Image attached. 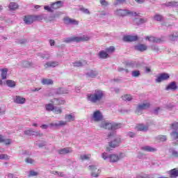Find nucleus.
<instances>
[{"label": "nucleus", "instance_id": "f257e3e1", "mask_svg": "<svg viewBox=\"0 0 178 178\" xmlns=\"http://www.w3.org/2000/svg\"><path fill=\"white\" fill-rule=\"evenodd\" d=\"M105 97V92L102 90H95L92 93L86 95V99L90 104H99Z\"/></svg>", "mask_w": 178, "mask_h": 178}, {"label": "nucleus", "instance_id": "f03ea898", "mask_svg": "<svg viewBox=\"0 0 178 178\" xmlns=\"http://www.w3.org/2000/svg\"><path fill=\"white\" fill-rule=\"evenodd\" d=\"M102 158L104 161H107L108 162H110V163H116L124 158V154L119 153L109 154L106 152H103L102 154Z\"/></svg>", "mask_w": 178, "mask_h": 178}, {"label": "nucleus", "instance_id": "7ed1b4c3", "mask_svg": "<svg viewBox=\"0 0 178 178\" xmlns=\"http://www.w3.org/2000/svg\"><path fill=\"white\" fill-rule=\"evenodd\" d=\"M107 138H108V140H112L108 142V147H111V148H116L117 147H119L123 141L122 136L116 135V132L115 131L109 132Z\"/></svg>", "mask_w": 178, "mask_h": 178}, {"label": "nucleus", "instance_id": "20e7f679", "mask_svg": "<svg viewBox=\"0 0 178 178\" xmlns=\"http://www.w3.org/2000/svg\"><path fill=\"white\" fill-rule=\"evenodd\" d=\"M43 17L41 15H25L24 22L25 24H33L34 22H41Z\"/></svg>", "mask_w": 178, "mask_h": 178}, {"label": "nucleus", "instance_id": "39448f33", "mask_svg": "<svg viewBox=\"0 0 178 178\" xmlns=\"http://www.w3.org/2000/svg\"><path fill=\"white\" fill-rule=\"evenodd\" d=\"M116 16L120 17H124V16H140V13H137L134 11L127 10H117L115 12Z\"/></svg>", "mask_w": 178, "mask_h": 178}, {"label": "nucleus", "instance_id": "423d86ee", "mask_svg": "<svg viewBox=\"0 0 178 178\" xmlns=\"http://www.w3.org/2000/svg\"><path fill=\"white\" fill-rule=\"evenodd\" d=\"M90 38L88 36H72L71 38H66L64 39V42H81L83 41H88Z\"/></svg>", "mask_w": 178, "mask_h": 178}, {"label": "nucleus", "instance_id": "0eeeda50", "mask_svg": "<svg viewBox=\"0 0 178 178\" xmlns=\"http://www.w3.org/2000/svg\"><path fill=\"white\" fill-rule=\"evenodd\" d=\"M91 120L92 122H95V123L102 122V120H104V115L102 114V112L99 110L95 111L91 115Z\"/></svg>", "mask_w": 178, "mask_h": 178}, {"label": "nucleus", "instance_id": "6e6552de", "mask_svg": "<svg viewBox=\"0 0 178 178\" xmlns=\"http://www.w3.org/2000/svg\"><path fill=\"white\" fill-rule=\"evenodd\" d=\"M151 106V104L148 102H143L139 104L136 111V115H143V111H145V109H148Z\"/></svg>", "mask_w": 178, "mask_h": 178}, {"label": "nucleus", "instance_id": "1a4fd4ad", "mask_svg": "<svg viewBox=\"0 0 178 178\" xmlns=\"http://www.w3.org/2000/svg\"><path fill=\"white\" fill-rule=\"evenodd\" d=\"M123 41L125 42H134L136 41H138L139 38L138 35H124L122 38Z\"/></svg>", "mask_w": 178, "mask_h": 178}, {"label": "nucleus", "instance_id": "9d476101", "mask_svg": "<svg viewBox=\"0 0 178 178\" xmlns=\"http://www.w3.org/2000/svg\"><path fill=\"white\" fill-rule=\"evenodd\" d=\"M88 170L91 172V175L93 177H98V176H99V173H101L99 170L97 168V166L95 165H89Z\"/></svg>", "mask_w": 178, "mask_h": 178}, {"label": "nucleus", "instance_id": "9b49d317", "mask_svg": "<svg viewBox=\"0 0 178 178\" xmlns=\"http://www.w3.org/2000/svg\"><path fill=\"white\" fill-rule=\"evenodd\" d=\"M145 40L146 41H149V42H163V41H165V40H163V38H156L155 36H152V35H148L145 38Z\"/></svg>", "mask_w": 178, "mask_h": 178}, {"label": "nucleus", "instance_id": "f8f14e48", "mask_svg": "<svg viewBox=\"0 0 178 178\" xmlns=\"http://www.w3.org/2000/svg\"><path fill=\"white\" fill-rule=\"evenodd\" d=\"M99 127L101 129H104L105 130H112V122L108 121H102L100 124H99Z\"/></svg>", "mask_w": 178, "mask_h": 178}, {"label": "nucleus", "instance_id": "ddd939ff", "mask_svg": "<svg viewBox=\"0 0 178 178\" xmlns=\"http://www.w3.org/2000/svg\"><path fill=\"white\" fill-rule=\"evenodd\" d=\"M67 122L66 121H63V120H59L57 121L56 122H52L49 124V126H51V127H63L65 126H66Z\"/></svg>", "mask_w": 178, "mask_h": 178}, {"label": "nucleus", "instance_id": "4468645a", "mask_svg": "<svg viewBox=\"0 0 178 178\" xmlns=\"http://www.w3.org/2000/svg\"><path fill=\"white\" fill-rule=\"evenodd\" d=\"M63 21L65 24H75V25L79 24V21L74 19H72L69 17H64Z\"/></svg>", "mask_w": 178, "mask_h": 178}, {"label": "nucleus", "instance_id": "2eb2a0df", "mask_svg": "<svg viewBox=\"0 0 178 178\" xmlns=\"http://www.w3.org/2000/svg\"><path fill=\"white\" fill-rule=\"evenodd\" d=\"M169 77L170 76L168 75V74H166V73L161 74L160 76H159L156 79V83H161L162 81H165V80H168Z\"/></svg>", "mask_w": 178, "mask_h": 178}, {"label": "nucleus", "instance_id": "dca6fc26", "mask_svg": "<svg viewBox=\"0 0 178 178\" xmlns=\"http://www.w3.org/2000/svg\"><path fill=\"white\" fill-rule=\"evenodd\" d=\"M15 104H18L20 105H23V104H26V98L22 96H15L13 99Z\"/></svg>", "mask_w": 178, "mask_h": 178}, {"label": "nucleus", "instance_id": "f3484780", "mask_svg": "<svg viewBox=\"0 0 178 178\" xmlns=\"http://www.w3.org/2000/svg\"><path fill=\"white\" fill-rule=\"evenodd\" d=\"M71 152H73V150L70 147H64L58 150L59 155H66V154H71Z\"/></svg>", "mask_w": 178, "mask_h": 178}, {"label": "nucleus", "instance_id": "a211bd4d", "mask_svg": "<svg viewBox=\"0 0 178 178\" xmlns=\"http://www.w3.org/2000/svg\"><path fill=\"white\" fill-rule=\"evenodd\" d=\"M63 7V1H58L51 4V8L54 10L59 9Z\"/></svg>", "mask_w": 178, "mask_h": 178}, {"label": "nucleus", "instance_id": "6ab92c4d", "mask_svg": "<svg viewBox=\"0 0 178 178\" xmlns=\"http://www.w3.org/2000/svg\"><path fill=\"white\" fill-rule=\"evenodd\" d=\"M148 125L144 124H138L136 126V129L138 131H148Z\"/></svg>", "mask_w": 178, "mask_h": 178}, {"label": "nucleus", "instance_id": "aec40b11", "mask_svg": "<svg viewBox=\"0 0 178 178\" xmlns=\"http://www.w3.org/2000/svg\"><path fill=\"white\" fill-rule=\"evenodd\" d=\"M70 89L67 88H58L56 90V94H69Z\"/></svg>", "mask_w": 178, "mask_h": 178}, {"label": "nucleus", "instance_id": "412c9836", "mask_svg": "<svg viewBox=\"0 0 178 178\" xmlns=\"http://www.w3.org/2000/svg\"><path fill=\"white\" fill-rule=\"evenodd\" d=\"M59 65V63L58 61H50L46 63L44 66L45 69H48V67H56Z\"/></svg>", "mask_w": 178, "mask_h": 178}, {"label": "nucleus", "instance_id": "4be33fe9", "mask_svg": "<svg viewBox=\"0 0 178 178\" xmlns=\"http://www.w3.org/2000/svg\"><path fill=\"white\" fill-rule=\"evenodd\" d=\"M98 56L100 59H108L109 54L106 50H102L99 52Z\"/></svg>", "mask_w": 178, "mask_h": 178}, {"label": "nucleus", "instance_id": "5701e85b", "mask_svg": "<svg viewBox=\"0 0 178 178\" xmlns=\"http://www.w3.org/2000/svg\"><path fill=\"white\" fill-rule=\"evenodd\" d=\"M134 49L139 52H144V51H147V49H148V47L146 45H136L134 46Z\"/></svg>", "mask_w": 178, "mask_h": 178}, {"label": "nucleus", "instance_id": "b1692460", "mask_svg": "<svg viewBox=\"0 0 178 178\" xmlns=\"http://www.w3.org/2000/svg\"><path fill=\"white\" fill-rule=\"evenodd\" d=\"M65 119L67 123V122H74L76 116L74 115V114H66L65 115Z\"/></svg>", "mask_w": 178, "mask_h": 178}, {"label": "nucleus", "instance_id": "393cba45", "mask_svg": "<svg viewBox=\"0 0 178 178\" xmlns=\"http://www.w3.org/2000/svg\"><path fill=\"white\" fill-rule=\"evenodd\" d=\"M150 48L154 52H162V51H163L162 46L159 45H152L150 46Z\"/></svg>", "mask_w": 178, "mask_h": 178}, {"label": "nucleus", "instance_id": "a878e982", "mask_svg": "<svg viewBox=\"0 0 178 178\" xmlns=\"http://www.w3.org/2000/svg\"><path fill=\"white\" fill-rule=\"evenodd\" d=\"M169 41H176L178 38V32L174 31L172 32V35L168 36Z\"/></svg>", "mask_w": 178, "mask_h": 178}, {"label": "nucleus", "instance_id": "bb28decb", "mask_svg": "<svg viewBox=\"0 0 178 178\" xmlns=\"http://www.w3.org/2000/svg\"><path fill=\"white\" fill-rule=\"evenodd\" d=\"M143 151H146L147 152H156V149L151 146H144L141 148Z\"/></svg>", "mask_w": 178, "mask_h": 178}, {"label": "nucleus", "instance_id": "cd10ccee", "mask_svg": "<svg viewBox=\"0 0 178 178\" xmlns=\"http://www.w3.org/2000/svg\"><path fill=\"white\" fill-rule=\"evenodd\" d=\"M42 84H43V86H51L54 84V81L49 79H42Z\"/></svg>", "mask_w": 178, "mask_h": 178}, {"label": "nucleus", "instance_id": "c85d7f7f", "mask_svg": "<svg viewBox=\"0 0 178 178\" xmlns=\"http://www.w3.org/2000/svg\"><path fill=\"white\" fill-rule=\"evenodd\" d=\"M123 125L121 123L112 122L111 130H118V129H122Z\"/></svg>", "mask_w": 178, "mask_h": 178}, {"label": "nucleus", "instance_id": "c756f323", "mask_svg": "<svg viewBox=\"0 0 178 178\" xmlns=\"http://www.w3.org/2000/svg\"><path fill=\"white\" fill-rule=\"evenodd\" d=\"M177 86L176 85L175 82H172L165 88V90H177Z\"/></svg>", "mask_w": 178, "mask_h": 178}, {"label": "nucleus", "instance_id": "7c9ffc66", "mask_svg": "<svg viewBox=\"0 0 178 178\" xmlns=\"http://www.w3.org/2000/svg\"><path fill=\"white\" fill-rule=\"evenodd\" d=\"M122 101H126L127 102L131 101V99H133V97L131 95H124L122 96Z\"/></svg>", "mask_w": 178, "mask_h": 178}, {"label": "nucleus", "instance_id": "2f4dec72", "mask_svg": "<svg viewBox=\"0 0 178 178\" xmlns=\"http://www.w3.org/2000/svg\"><path fill=\"white\" fill-rule=\"evenodd\" d=\"M24 134H26V136H38V133L33 131V129H28L26 131H24Z\"/></svg>", "mask_w": 178, "mask_h": 178}, {"label": "nucleus", "instance_id": "473e14b6", "mask_svg": "<svg viewBox=\"0 0 178 178\" xmlns=\"http://www.w3.org/2000/svg\"><path fill=\"white\" fill-rule=\"evenodd\" d=\"M170 154L172 156V158H178V152L177 150L175 149H170Z\"/></svg>", "mask_w": 178, "mask_h": 178}, {"label": "nucleus", "instance_id": "72a5a7b5", "mask_svg": "<svg viewBox=\"0 0 178 178\" xmlns=\"http://www.w3.org/2000/svg\"><path fill=\"white\" fill-rule=\"evenodd\" d=\"M154 20H156V22H162L163 20V16L161 14H156L153 17Z\"/></svg>", "mask_w": 178, "mask_h": 178}, {"label": "nucleus", "instance_id": "f704fd0d", "mask_svg": "<svg viewBox=\"0 0 178 178\" xmlns=\"http://www.w3.org/2000/svg\"><path fill=\"white\" fill-rule=\"evenodd\" d=\"M6 84L8 87H10L11 88H14V87H16V82H15V81L7 80Z\"/></svg>", "mask_w": 178, "mask_h": 178}, {"label": "nucleus", "instance_id": "c9c22d12", "mask_svg": "<svg viewBox=\"0 0 178 178\" xmlns=\"http://www.w3.org/2000/svg\"><path fill=\"white\" fill-rule=\"evenodd\" d=\"M22 66L23 67H31V66H33V63L30 61H22Z\"/></svg>", "mask_w": 178, "mask_h": 178}, {"label": "nucleus", "instance_id": "e433bc0d", "mask_svg": "<svg viewBox=\"0 0 178 178\" xmlns=\"http://www.w3.org/2000/svg\"><path fill=\"white\" fill-rule=\"evenodd\" d=\"M19 8V5H17V3H10L9 5V9H10V10H16V9H17Z\"/></svg>", "mask_w": 178, "mask_h": 178}, {"label": "nucleus", "instance_id": "4c0bfd02", "mask_svg": "<svg viewBox=\"0 0 178 178\" xmlns=\"http://www.w3.org/2000/svg\"><path fill=\"white\" fill-rule=\"evenodd\" d=\"M54 105H64L65 100L59 99H54Z\"/></svg>", "mask_w": 178, "mask_h": 178}, {"label": "nucleus", "instance_id": "58836bf2", "mask_svg": "<svg viewBox=\"0 0 178 178\" xmlns=\"http://www.w3.org/2000/svg\"><path fill=\"white\" fill-rule=\"evenodd\" d=\"M87 75H88L89 77L94 78V77H97V76H98V72H96V71H89V72L87 73Z\"/></svg>", "mask_w": 178, "mask_h": 178}, {"label": "nucleus", "instance_id": "ea45409f", "mask_svg": "<svg viewBox=\"0 0 178 178\" xmlns=\"http://www.w3.org/2000/svg\"><path fill=\"white\" fill-rule=\"evenodd\" d=\"M54 108L55 107L54 106V104H48L45 105L46 111H47L48 112H51V111H54Z\"/></svg>", "mask_w": 178, "mask_h": 178}, {"label": "nucleus", "instance_id": "a19ab883", "mask_svg": "<svg viewBox=\"0 0 178 178\" xmlns=\"http://www.w3.org/2000/svg\"><path fill=\"white\" fill-rule=\"evenodd\" d=\"M178 176V170L176 168L170 171V177H177Z\"/></svg>", "mask_w": 178, "mask_h": 178}, {"label": "nucleus", "instance_id": "79ce46f5", "mask_svg": "<svg viewBox=\"0 0 178 178\" xmlns=\"http://www.w3.org/2000/svg\"><path fill=\"white\" fill-rule=\"evenodd\" d=\"M8 75V69L4 68L1 70V78L3 80H5L6 79V76Z\"/></svg>", "mask_w": 178, "mask_h": 178}, {"label": "nucleus", "instance_id": "37998d69", "mask_svg": "<svg viewBox=\"0 0 178 178\" xmlns=\"http://www.w3.org/2000/svg\"><path fill=\"white\" fill-rule=\"evenodd\" d=\"M2 143H3V144H5V145H10V144H12L13 141H12V139L5 138L3 137Z\"/></svg>", "mask_w": 178, "mask_h": 178}, {"label": "nucleus", "instance_id": "c03bdc74", "mask_svg": "<svg viewBox=\"0 0 178 178\" xmlns=\"http://www.w3.org/2000/svg\"><path fill=\"white\" fill-rule=\"evenodd\" d=\"M80 158L81 161H88L91 158V154H83Z\"/></svg>", "mask_w": 178, "mask_h": 178}, {"label": "nucleus", "instance_id": "a18cd8bd", "mask_svg": "<svg viewBox=\"0 0 178 178\" xmlns=\"http://www.w3.org/2000/svg\"><path fill=\"white\" fill-rule=\"evenodd\" d=\"M132 77H140L141 73L139 70H134L131 72Z\"/></svg>", "mask_w": 178, "mask_h": 178}, {"label": "nucleus", "instance_id": "49530a36", "mask_svg": "<svg viewBox=\"0 0 178 178\" xmlns=\"http://www.w3.org/2000/svg\"><path fill=\"white\" fill-rule=\"evenodd\" d=\"M170 136L174 140H178V132L177 131H173L171 132Z\"/></svg>", "mask_w": 178, "mask_h": 178}, {"label": "nucleus", "instance_id": "de8ad7c7", "mask_svg": "<svg viewBox=\"0 0 178 178\" xmlns=\"http://www.w3.org/2000/svg\"><path fill=\"white\" fill-rule=\"evenodd\" d=\"M115 47L113 46H110L108 48L106 49V51H107V54H113L115 52Z\"/></svg>", "mask_w": 178, "mask_h": 178}, {"label": "nucleus", "instance_id": "09e8293b", "mask_svg": "<svg viewBox=\"0 0 178 178\" xmlns=\"http://www.w3.org/2000/svg\"><path fill=\"white\" fill-rule=\"evenodd\" d=\"M86 63V61H77L74 63V66L76 67H80L81 66H83Z\"/></svg>", "mask_w": 178, "mask_h": 178}, {"label": "nucleus", "instance_id": "8fccbe9b", "mask_svg": "<svg viewBox=\"0 0 178 178\" xmlns=\"http://www.w3.org/2000/svg\"><path fill=\"white\" fill-rule=\"evenodd\" d=\"M39 56L42 58V59H49L50 56L49 54H39Z\"/></svg>", "mask_w": 178, "mask_h": 178}, {"label": "nucleus", "instance_id": "3c124183", "mask_svg": "<svg viewBox=\"0 0 178 178\" xmlns=\"http://www.w3.org/2000/svg\"><path fill=\"white\" fill-rule=\"evenodd\" d=\"M0 159H4L5 161H9L10 156L8 154H0Z\"/></svg>", "mask_w": 178, "mask_h": 178}, {"label": "nucleus", "instance_id": "603ef678", "mask_svg": "<svg viewBox=\"0 0 178 178\" xmlns=\"http://www.w3.org/2000/svg\"><path fill=\"white\" fill-rule=\"evenodd\" d=\"M53 111L54 112V113H56V115H59L62 113V108L59 107H54Z\"/></svg>", "mask_w": 178, "mask_h": 178}, {"label": "nucleus", "instance_id": "864d4df0", "mask_svg": "<svg viewBox=\"0 0 178 178\" xmlns=\"http://www.w3.org/2000/svg\"><path fill=\"white\" fill-rule=\"evenodd\" d=\"M35 145H38L39 148H42V147H45V145H47V142L42 141L40 143H36Z\"/></svg>", "mask_w": 178, "mask_h": 178}, {"label": "nucleus", "instance_id": "5fc2aeb1", "mask_svg": "<svg viewBox=\"0 0 178 178\" xmlns=\"http://www.w3.org/2000/svg\"><path fill=\"white\" fill-rule=\"evenodd\" d=\"M25 162L26 163H31V164H33V163H35V161H34V159H31V158H27L25 159Z\"/></svg>", "mask_w": 178, "mask_h": 178}, {"label": "nucleus", "instance_id": "6e6d98bb", "mask_svg": "<svg viewBox=\"0 0 178 178\" xmlns=\"http://www.w3.org/2000/svg\"><path fill=\"white\" fill-rule=\"evenodd\" d=\"M145 22H147V19H145L144 18H140L138 22H136V24L138 26V25L143 24Z\"/></svg>", "mask_w": 178, "mask_h": 178}, {"label": "nucleus", "instance_id": "4d7b16f0", "mask_svg": "<svg viewBox=\"0 0 178 178\" xmlns=\"http://www.w3.org/2000/svg\"><path fill=\"white\" fill-rule=\"evenodd\" d=\"M177 6V2L176 1L168 2L165 4V6Z\"/></svg>", "mask_w": 178, "mask_h": 178}, {"label": "nucleus", "instance_id": "13d9d810", "mask_svg": "<svg viewBox=\"0 0 178 178\" xmlns=\"http://www.w3.org/2000/svg\"><path fill=\"white\" fill-rule=\"evenodd\" d=\"M158 139L163 142V141H166V140H168V138L166 137V136L160 135L158 136Z\"/></svg>", "mask_w": 178, "mask_h": 178}, {"label": "nucleus", "instance_id": "bf43d9fd", "mask_svg": "<svg viewBox=\"0 0 178 178\" xmlns=\"http://www.w3.org/2000/svg\"><path fill=\"white\" fill-rule=\"evenodd\" d=\"M118 72H124L125 73H129V72H130L129 69L123 67H118Z\"/></svg>", "mask_w": 178, "mask_h": 178}, {"label": "nucleus", "instance_id": "052dcab7", "mask_svg": "<svg viewBox=\"0 0 178 178\" xmlns=\"http://www.w3.org/2000/svg\"><path fill=\"white\" fill-rule=\"evenodd\" d=\"M172 130H178V122H174L171 125Z\"/></svg>", "mask_w": 178, "mask_h": 178}, {"label": "nucleus", "instance_id": "680f3d73", "mask_svg": "<svg viewBox=\"0 0 178 178\" xmlns=\"http://www.w3.org/2000/svg\"><path fill=\"white\" fill-rule=\"evenodd\" d=\"M44 10H47V12H54V9L52 8V7H51V6H45L44 7Z\"/></svg>", "mask_w": 178, "mask_h": 178}, {"label": "nucleus", "instance_id": "e2e57ef3", "mask_svg": "<svg viewBox=\"0 0 178 178\" xmlns=\"http://www.w3.org/2000/svg\"><path fill=\"white\" fill-rule=\"evenodd\" d=\"M80 10L83 12V13H86V15H90V10L85 8H81Z\"/></svg>", "mask_w": 178, "mask_h": 178}, {"label": "nucleus", "instance_id": "0e129e2a", "mask_svg": "<svg viewBox=\"0 0 178 178\" xmlns=\"http://www.w3.org/2000/svg\"><path fill=\"white\" fill-rule=\"evenodd\" d=\"M100 3L102 6H108V1L106 0H100Z\"/></svg>", "mask_w": 178, "mask_h": 178}, {"label": "nucleus", "instance_id": "69168bd1", "mask_svg": "<svg viewBox=\"0 0 178 178\" xmlns=\"http://www.w3.org/2000/svg\"><path fill=\"white\" fill-rule=\"evenodd\" d=\"M128 136L131 138H134V137H136V134L134 132L130 131V132H128Z\"/></svg>", "mask_w": 178, "mask_h": 178}, {"label": "nucleus", "instance_id": "338daca9", "mask_svg": "<svg viewBox=\"0 0 178 178\" xmlns=\"http://www.w3.org/2000/svg\"><path fill=\"white\" fill-rule=\"evenodd\" d=\"M6 112V109L0 107V116H1V115H5Z\"/></svg>", "mask_w": 178, "mask_h": 178}, {"label": "nucleus", "instance_id": "774afa93", "mask_svg": "<svg viewBox=\"0 0 178 178\" xmlns=\"http://www.w3.org/2000/svg\"><path fill=\"white\" fill-rule=\"evenodd\" d=\"M8 178H17V177L15 176V175H13L12 173H9L8 175Z\"/></svg>", "mask_w": 178, "mask_h": 178}]
</instances>
